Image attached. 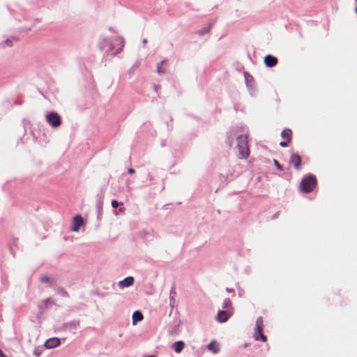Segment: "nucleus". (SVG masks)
I'll return each mask as SVG.
<instances>
[{"mask_svg":"<svg viewBox=\"0 0 357 357\" xmlns=\"http://www.w3.org/2000/svg\"><path fill=\"white\" fill-rule=\"evenodd\" d=\"M316 184V177L313 175H308L301 181L300 188L302 192L308 193L314 190Z\"/></svg>","mask_w":357,"mask_h":357,"instance_id":"nucleus-1","label":"nucleus"},{"mask_svg":"<svg viewBox=\"0 0 357 357\" xmlns=\"http://www.w3.org/2000/svg\"><path fill=\"white\" fill-rule=\"evenodd\" d=\"M237 147L241 158H246L249 155L248 146V137L246 135H241L237 139Z\"/></svg>","mask_w":357,"mask_h":357,"instance_id":"nucleus-2","label":"nucleus"},{"mask_svg":"<svg viewBox=\"0 0 357 357\" xmlns=\"http://www.w3.org/2000/svg\"><path fill=\"white\" fill-rule=\"evenodd\" d=\"M264 321L261 317H259L256 320L255 339V340H261L264 342L267 341V337L263 333Z\"/></svg>","mask_w":357,"mask_h":357,"instance_id":"nucleus-3","label":"nucleus"},{"mask_svg":"<svg viewBox=\"0 0 357 357\" xmlns=\"http://www.w3.org/2000/svg\"><path fill=\"white\" fill-rule=\"evenodd\" d=\"M46 121L53 128H58L61 124V118L56 112H52L46 115Z\"/></svg>","mask_w":357,"mask_h":357,"instance_id":"nucleus-4","label":"nucleus"},{"mask_svg":"<svg viewBox=\"0 0 357 357\" xmlns=\"http://www.w3.org/2000/svg\"><path fill=\"white\" fill-rule=\"evenodd\" d=\"M233 311L231 310L219 311L217 314L216 320L220 323L227 321L232 315Z\"/></svg>","mask_w":357,"mask_h":357,"instance_id":"nucleus-5","label":"nucleus"},{"mask_svg":"<svg viewBox=\"0 0 357 357\" xmlns=\"http://www.w3.org/2000/svg\"><path fill=\"white\" fill-rule=\"evenodd\" d=\"M289 162L293 165L296 170H300L301 166V158L297 153H294L291 155Z\"/></svg>","mask_w":357,"mask_h":357,"instance_id":"nucleus-6","label":"nucleus"},{"mask_svg":"<svg viewBox=\"0 0 357 357\" xmlns=\"http://www.w3.org/2000/svg\"><path fill=\"white\" fill-rule=\"evenodd\" d=\"M60 344V340L56 337L50 338L45 342V347L47 349H52Z\"/></svg>","mask_w":357,"mask_h":357,"instance_id":"nucleus-7","label":"nucleus"},{"mask_svg":"<svg viewBox=\"0 0 357 357\" xmlns=\"http://www.w3.org/2000/svg\"><path fill=\"white\" fill-rule=\"evenodd\" d=\"M264 63L267 67H273L278 63V59L272 55H266L264 57Z\"/></svg>","mask_w":357,"mask_h":357,"instance_id":"nucleus-8","label":"nucleus"},{"mask_svg":"<svg viewBox=\"0 0 357 357\" xmlns=\"http://www.w3.org/2000/svg\"><path fill=\"white\" fill-rule=\"evenodd\" d=\"M73 223L74 225L73 227V231H77L79 229L80 226L83 223V218L82 215H77L76 216H75V218H73Z\"/></svg>","mask_w":357,"mask_h":357,"instance_id":"nucleus-9","label":"nucleus"},{"mask_svg":"<svg viewBox=\"0 0 357 357\" xmlns=\"http://www.w3.org/2000/svg\"><path fill=\"white\" fill-rule=\"evenodd\" d=\"M134 278L132 277H128L124 280L119 282V285L121 288L127 287L133 284Z\"/></svg>","mask_w":357,"mask_h":357,"instance_id":"nucleus-10","label":"nucleus"},{"mask_svg":"<svg viewBox=\"0 0 357 357\" xmlns=\"http://www.w3.org/2000/svg\"><path fill=\"white\" fill-rule=\"evenodd\" d=\"M172 348L176 353H180L185 347V342L182 340L177 341L172 344Z\"/></svg>","mask_w":357,"mask_h":357,"instance_id":"nucleus-11","label":"nucleus"},{"mask_svg":"<svg viewBox=\"0 0 357 357\" xmlns=\"http://www.w3.org/2000/svg\"><path fill=\"white\" fill-rule=\"evenodd\" d=\"M281 137L286 139L288 142H290L292 137V131L289 128H286L283 130L281 132Z\"/></svg>","mask_w":357,"mask_h":357,"instance_id":"nucleus-12","label":"nucleus"},{"mask_svg":"<svg viewBox=\"0 0 357 357\" xmlns=\"http://www.w3.org/2000/svg\"><path fill=\"white\" fill-rule=\"evenodd\" d=\"M144 316L142 313L139 311L134 312L132 314V324L135 325L138 321H140L143 319Z\"/></svg>","mask_w":357,"mask_h":357,"instance_id":"nucleus-13","label":"nucleus"},{"mask_svg":"<svg viewBox=\"0 0 357 357\" xmlns=\"http://www.w3.org/2000/svg\"><path fill=\"white\" fill-rule=\"evenodd\" d=\"M208 349L213 354H217L219 351V345L215 341H211L208 345Z\"/></svg>","mask_w":357,"mask_h":357,"instance_id":"nucleus-14","label":"nucleus"},{"mask_svg":"<svg viewBox=\"0 0 357 357\" xmlns=\"http://www.w3.org/2000/svg\"><path fill=\"white\" fill-rule=\"evenodd\" d=\"M114 42L116 43L118 47L116 50V53L121 52L124 46V40L122 38L118 37L114 39Z\"/></svg>","mask_w":357,"mask_h":357,"instance_id":"nucleus-15","label":"nucleus"},{"mask_svg":"<svg viewBox=\"0 0 357 357\" xmlns=\"http://www.w3.org/2000/svg\"><path fill=\"white\" fill-rule=\"evenodd\" d=\"M222 308L226 309V310H232L231 301H230L229 298H227L224 301V302L222 303Z\"/></svg>","mask_w":357,"mask_h":357,"instance_id":"nucleus-16","label":"nucleus"},{"mask_svg":"<svg viewBox=\"0 0 357 357\" xmlns=\"http://www.w3.org/2000/svg\"><path fill=\"white\" fill-rule=\"evenodd\" d=\"M165 61H161L160 63L158 64L157 66V71L159 74H161V73H165V70H163L162 68V66H163L164 64H165Z\"/></svg>","mask_w":357,"mask_h":357,"instance_id":"nucleus-17","label":"nucleus"},{"mask_svg":"<svg viewBox=\"0 0 357 357\" xmlns=\"http://www.w3.org/2000/svg\"><path fill=\"white\" fill-rule=\"evenodd\" d=\"M212 24H210L206 28H204L203 30H200L198 31L199 35H204V33H208Z\"/></svg>","mask_w":357,"mask_h":357,"instance_id":"nucleus-18","label":"nucleus"},{"mask_svg":"<svg viewBox=\"0 0 357 357\" xmlns=\"http://www.w3.org/2000/svg\"><path fill=\"white\" fill-rule=\"evenodd\" d=\"M274 164H275V165L277 167V168H278L279 170H280V171H282V166H281V165L278 162V160H274Z\"/></svg>","mask_w":357,"mask_h":357,"instance_id":"nucleus-19","label":"nucleus"},{"mask_svg":"<svg viewBox=\"0 0 357 357\" xmlns=\"http://www.w3.org/2000/svg\"><path fill=\"white\" fill-rule=\"evenodd\" d=\"M111 204L113 208H117L119 203L116 200H112Z\"/></svg>","mask_w":357,"mask_h":357,"instance_id":"nucleus-20","label":"nucleus"},{"mask_svg":"<svg viewBox=\"0 0 357 357\" xmlns=\"http://www.w3.org/2000/svg\"><path fill=\"white\" fill-rule=\"evenodd\" d=\"M49 280H50V278L46 275L42 276L40 278V281L43 282H49Z\"/></svg>","mask_w":357,"mask_h":357,"instance_id":"nucleus-21","label":"nucleus"},{"mask_svg":"<svg viewBox=\"0 0 357 357\" xmlns=\"http://www.w3.org/2000/svg\"><path fill=\"white\" fill-rule=\"evenodd\" d=\"M288 143L289 142L287 140H286V142H284H284H281L280 143V146H282V147H287V146H288Z\"/></svg>","mask_w":357,"mask_h":357,"instance_id":"nucleus-22","label":"nucleus"},{"mask_svg":"<svg viewBox=\"0 0 357 357\" xmlns=\"http://www.w3.org/2000/svg\"><path fill=\"white\" fill-rule=\"evenodd\" d=\"M128 172H129L130 174H134V173H135V170H134L132 168H130V169H128Z\"/></svg>","mask_w":357,"mask_h":357,"instance_id":"nucleus-23","label":"nucleus"},{"mask_svg":"<svg viewBox=\"0 0 357 357\" xmlns=\"http://www.w3.org/2000/svg\"><path fill=\"white\" fill-rule=\"evenodd\" d=\"M0 357H6V356L2 352V351L0 349Z\"/></svg>","mask_w":357,"mask_h":357,"instance_id":"nucleus-24","label":"nucleus"},{"mask_svg":"<svg viewBox=\"0 0 357 357\" xmlns=\"http://www.w3.org/2000/svg\"><path fill=\"white\" fill-rule=\"evenodd\" d=\"M227 291L228 292H231V290H230V289H227Z\"/></svg>","mask_w":357,"mask_h":357,"instance_id":"nucleus-25","label":"nucleus"},{"mask_svg":"<svg viewBox=\"0 0 357 357\" xmlns=\"http://www.w3.org/2000/svg\"><path fill=\"white\" fill-rule=\"evenodd\" d=\"M355 12L357 13V7L355 8Z\"/></svg>","mask_w":357,"mask_h":357,"instance_id":"nucleus-26","label":"nucleus"},{"mask_svg":"<svg viewBox=\"0 0 357 357\" xmlns=\"http://www.w3.org/2000/svg\"><path fill=\"white\" fill-rule=\"evenodd\" d=\"M357 1V0H356Z\"/></svg>","mask_w":357,"mask_h":357,"instance_id":"nucleus-27","label":"nucleus"}]
</instances>
